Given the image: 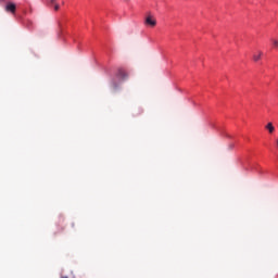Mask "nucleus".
I'll return each mask as SVG.
<instances>
[{"instance_id":"f257e3e1","label":"nucleus","mask_w":278,"mask_h":278,"mask_svg":"<svg viewBox=\"0 0 278 278\" xmlns=\"http://www.w3.org/2000/svg\"><path fill=\"white\" fill-rule=\"evenodd\" d=\"M144 25H147V27H155L157 21L153 18V15L149 14L144 20Z\"/></svg>"},{"instance_id":"f03ea898","label":"nucleus","mask_w":278,"mask_h":278,"mask_svg":"<svg viewBox=\"0 0 278 278\" xmlns=\"http://www.w3.org/2000/svg\"><path fill=\"white\" fill-rule=\"evenodd\" d=\"M4 10L11 14H16V4L14 2H8Z\"/></svg>"},{"instance_id":"7ed1b4c3","label":"nucleus","mask_w":278,"mask_h":278,"mask_svg":"<svg viewBox=\"0 0 278 278\" xmlns=\"http://www.w3.org/2000/svg\"><path fill=\"white\" fill-rule=\"evenodd\" d=\"M117 77L121 79V81H125L126 79H129V74L125 72V70H118Z\"/></svg>"},{"instance_id":"20e7f679","label":"nucleus","mask_w":278,"mask_h":278,"mask_svg":"<svg viewBox=\"0 0 278 278\" xmlns=\"http://www.w3.org/2000/svg\"><path fill=\"white\" fill-rule=\"evenodd\" d=\"M265 129H267L269 134H275V126L273 125V122L267 123Z\"/></svg>"},{"instance_id":"39448f33","label":"nucleus","mask_w":278,"mask_h":278,"mask_svg":"<svg viewBox=\"0 0 278 278\" xmlns=\"http://www.w3.org/2000/svg\"><path fill=\"white\" fill-rule=\"evenodd\" d=\"M262 55H264V52L258 51L256 54L253 55L254 62H260L262 60Z\"/></svg>"},{"instance_id":"423d86ee","label":"nucleus","mask_w":278,"mask_h":278,"mask_svg":"<svg viewBox=\"0 0 278 278\" xmlns=\"http://www.w3.org/2000/svg\"><path fill=\"white\" fill-rule=\"evenodd\" d=\"M274 49H278V39H271Z\"/></svg>"},{"instance_id":"0eeeda50","label":"nucleus","mask_w":278,"mask_h":278,"mask_svg":"<svg viewBox=\"0 0 278 278\" xmlns=\"http://www.w3.org/2000/svg\"><path fill=\"white\" fill-rule=\"evenodd\" d=\"M54 10L58 12V10H60V4H54Z\"/></svg>"},{"instance_id":"6e6552de","label":"nucleus","mask_w":278,"mask_h":278,"mask_svg":"<svg viewBox=\"0 0 278 278\" xmlns=\"http://www.w3.org/2000/svg\"><path fill=\"white\" fill-rule=\"evenodd\" d=\"M55 1H56V0H49V2L52 3V4L55 3Z\"/></svg>"},{"instance_id":"1a4fd4ad","label":"nucleus","mask_w":278,"mask_h":278,"mask_svg":"<svg viewBox=\"0 0 278 278\" xmlns=\"http://www.w3.org/2000/svg\"><path fill=\"white\" fill-rule=\"evenodd\" d=\"M113 87H114V88H118V86H116V84H114V83H113Z\"/></svg>"},{"instance_id":"9d476101","label":"nucleus","mask_w":278,"mask_h":278,"mask_svg":"<svg viewBox=\"0 0 278 278\" xmlns=\"http://www.w3.org/2000/svg\"><path fill=\"white\" fill-rule=\"evenodd\" d=\"M61 278H68L67 276H61Z\"/></svg>"}]
</instances>
